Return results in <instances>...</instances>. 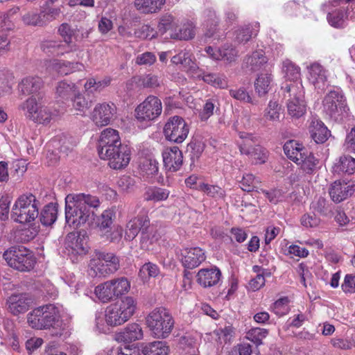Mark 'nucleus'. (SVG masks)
Here are the masks:
<instances>
[{
	"instance_id": "obj_34",
	"label": "nucleus",
	"mask_w": 355,
	"mask_h": 355,
	"mask_svg": "<svg viewBox=\"0 0 355 355\" xmlns=\"http://www.w3.org/2000/svg\"><path fill=\"white\" fill-rule=\"evenodd\" d=\"M165 0H135V8L142 14H153L159 12Z\"/></svg>"
},
{
	"instance_id": "obj_16",
	"label": "nucleus",
	"mask_w": 355,
	"mask_h": 355,
	"mask_svg": "<svg viewBox=\"0 0 355 355\" xmlns=\"http://www.w3.org/2000/svg\"><path fill=\"white\" fill-rule=\"evenodd\" d=\"M290 96L287 103L288 113L291 117L299 119L306 113L304 92L302 90L295 91Z\"/></svg>"
},
{
	"instance_id": "obj_43",
	"label": "nucleus",
	"mask_w": 355,
	"mask_h": 355,
	"mask_svg": "<svg viewBox=\"0 0 355 355\" xmlns=\"http://www.w3.org/2000/svg\"><path fill=\"white\" fill-rule=\"evenodd\" d=\"M179 69L191 76L196 73L198 67L189 52H184L182 56L179 58Z\"/></svg>"
},
{
	"instance_id": "obj_19",
	"label": "nucleus",
	"mask_w": 355,
	"mask_h": 355,
	"mask_svg": "<svg viewBox=\"0 0 355 355\" xmlns=\"http://www.w3.org/2000/svg\"><path fill=\"white\" fill-rule=\"evenodd\" d=\"M204 26L205 28V36L206 38H213L218 40L222 35L217 28L219 19L213 10H206L204 12Z\"/></svg>"
},
{
	"instance_id": "obj_41",
	"label": "nucleus",
	"mask_w": 355,
	"mask_h": 355,
	"mask_svg": "<svg viewBox=\"0 0 355 355\" xmlns=\"http://www.w3.org/2000/svg\"><path fill=\"white\" fill-rule=\"evenodd\" d=\"M132 82L137 87L156 88L161 87V80L155 75L148 74L143 76H134Z\"/></svg>"
},
{
	"instance_id": "obj_32",
	"label": "nucleus",
	"mask_w": 355,
	"mask_h": 355,
	"mask_svg": "<svg viewBox=\"0 0 355 355\" xmlns=\"http://www.w3.org/2000/svg\"><path fill=\"white\" fill-rule=\"evenodd\" d=\"M283 148L286 157L295 163L300 160L299 158H303L304 153L307 151L302 144L295 140L286 141Z\"/></svg>"
},
{
	"instance_id": "obj_23",
	"label": "nucleus",
	"mask_w": 355,
	"mask_h": 355,
	"mask_svg": "<svg viewBox=\"0 0 355 355\" xmlns=\"http://www.w3.org/2000/svg\"><path fill=\"white\" fill-rule=\"evenodd\" d=\"M31 299L26 295H12L8 300V309L14 315L26 313L31 305Z\"/></svg>"
},
{
	"instance_id": "obj_5",
	"label": "nucleus",
	"mask_w": 355,
	"mask_h": 355,
	"mask_svg": "<svg viewBox=\"0 0 355 355\" xmlns=\"http://www.w3.org/2000/svg\"><path fill=\"white\" fill-rule=\"evenodd\" d=\"M146 322L155 338H165L168 336L174 326V320L164 307L154 309L147 317Z\"/></svg>"
},
{
	"instance_id": "obj_12",
	"label": "nucleus",
	"mask_w": 355,
	"mask_h": 355,
	"mask_svg": "<svg viewBox=\"0 0 355 355\" xmlns=\"http://www.w3.org/2000/svg\"><path fill=\"white\" fill-rule=\"evenodd\" d=\"M342 3L341 0H333L330 1L328 5H324L325 9L328 10L327 20L329 24L336 28L343 27L346 19H355V12H354V8H352V10H346L343 7H340L339 9L331 10L330 7L340 6Z\"/></svg>"
},
{
	"instance_id": "obj_8",
	"label": "nucleus",
	"mask_w": 355,
	"mask_h": 355,
	"mask_svg": "<svg viewBox=\"0 0 355 355\" xmlns=\"http://www.w3.org/2000/svg\"><path fill=\"white\" fill-rule=\"evenodd\" d=\"M161 101L156 96H150L135 109L136 118L139 121H150L162 113Z\"/></svg>"
},
{
	"instance_id": "obj_24",
	"label": "nucleus",
	"mask_w": 355,
	"mask_h": 355,
	"mask_svg": "<svg viewBox=\"0 0 355 355\" xmlns=\"http://www.w3.org/2000/svg\"><path fill=\"white\" fill-rule=\"evenodd\" d=\"M282 71L284 73L286 81L293 83V84H287L285 89H292L293 87L298 88V84L302 85L299 81L300 78V69L292 61L286 60L283 62Z\"/></svg>"
},
{
	"instance_id": "obj_62",
	"label": "nucleus",
	"mask_w": 355,
	"mask_h": 355,
	"mask_svg": "<svg viewBox=\"0 0 355 355\" xmlns=\"http://www.w3.org/2000/svg\"><path fill=\"white\" fill-rule=\"evenodd\" d=\"M198 189L205 192L207 196L212 198L220 197L223 196L221 188L216 185L200 183Z\"/></svg>"
},
{
	"instance_id": "obj_22",
	"label": "nucleus",
	"mask_w": 355,
	"mask_h": 355,
	"mask_svg": "<svg viewBox=\"0 0 355 355\" xmlns=\"http://www.w3.org/2000/svg\"><path fill=\"white\" fill-rule=\"evenodd\" d=\"M143 330L137 323L128 324L121 331L116 334V340L125 344L131 343L142 339Z\"/></svg>"
},
{
	"instance_id": "obj_52",
	"label": "nucleus",
	"mask_w": 355,
	"mask_h": 355,
	"mask_svg": "<svg viewBox=\"0 0 355 355\" xmlns=\"http://www.w3.org/2000/svg\"><path fill=\"white\" fill-rule=\"evenodd\" d=\"M218 55L215 57V60H221L231 62L235 60L238 55L237 51L230 45H224L218 50Z\"/></svg>"
},
{
	"instance_id": "obj_10",
	"label": "nucleus",
	"mask_w": 355,
	"mask_h": 355,
	"mask_svg": "<svg viewBox=\"0 0 355 355\" xmlns=\"http://www.w3.org/2000/svg\"><path fill=\"white\" fill-rule=\"evenodd\" d=\"M242 142L239 144V149L242 154H245L254 160L256 164L266 162L267 150L259 145L253 146V137L248 133H241Z\"/></svg>"
},
{
	"instance_id": "obj_38",
	"label": "nucleus",
	"mask_w": 355,
	"mask_h": 355,
	"mask_svg": "<svg viewBox=\"0 0 355 355\" xmlns=\"http://www.w3.org/2000/svg\"><path fill=\"white\" fill-rule=\"evenodd\" d=\"M299 159L295 164L300 165V168L307 174H312L319 163V160L314 156L313 153L308 150L304 153L303 158H299Z\"/></svg>"
},
{
	"instance_id": "obj_13",
	"label": "nucleus",
	"mask_w": 355,
	"mask_h": 355,
	"mask_svg": "<svg viewBox=\"0 0 355 355\" xmlns=\"http://www.w3.org/2000/svg\"><path fill=\"white\" fill-rule=\"evenodd\" d=\"M116 113V107L114 103H103L95 106L91 119L96 125L103 127L114 120Z\"/></svg>"
},
{
	"instance_id": "obj_50",
	"label": "nucleus",
	"mask_w": 355,
	"mask_h": 355,
	"mask_svg": "<svg viewBox=\"0 0 355 355\" xmlns=\"http://www.w3.org/2000/svg\"><path fill=\"white\" fill-rule=\"evenodd\" d=\"M203 80L214 87L225 89L227 85V78L219 73H207L202 78Z\"/></svg>"
},
{
	"instance_id": "obj_17",
	"label": "nucleus",
	"mask_w": 355,
	"mask_h": 355,
	"mask_svg": "<svg viewBox=\"0 0 355 355\" xmlns=\"http://www.w3.org/2000/svg\"><path fill=\"white\" fill-rule=\"evenodd\" d=\"M182 256V263L186 269L198 267L206 259L203 250L197 247L184 249Z\"/></svg>"
},
{
	"instance_id": "obj_30",
	"label": "nucleus",
	"mask_w": 355,
	"mask_h": 355,
	"mask_svg": "<svg viewBox=\"0 0 355 355\" xmlns=\"http://www.w3.org/2000/svg\"><path fill=\"white\" fill-rule=\"evenodd\" d=\"M89 267V275L98 277H106L116 272L119 268V266H116V262H114V265L104 263L101 261H97L95 258H92L90 260Z\"/></svg>"
},
{
	"instance_id": "obj_15",
	"label": "nucleus",
	"mask_w": 355,
	"mask_h": 355,
	"mask_svg": "<svg viewBox=\"0 0 355 355\" xmlns=\"http://www.w3.org/2000/svg\"><path fill=\"white\" fill-rule=\"evenodd\" d=\"M31 96L19 107V110L24 112V114L26 119L33 121L35 114L40 108L39 105L43 101L44 97V92L40 90H34L30 94Z\"/></svg>"
},
{
	"instance_id": "obj_29",
	"label": "nucleus",
	"mask_w": 355,
	"mask_h": 355,
	"mask_svg": "<svg viewBox=\"0 0 355 355\" xmlns=\"http://www.w3.org/2000/svg\"><path fill=\"white\" fill-rule=\"evenodd\" d=\"M159 235L155 227L150 225V219L148 224L142 228L140 235V247L145 250H149L150 247L158 241Z\"/></svg>"
},
{
	"instance_id": "obj_46",
	"label": "nucleus",
	"mask_w": 355,
	"mask_h": 355,
	"mask_svg": "<svg viewBox=\"0 0 355 355\" xmlns=\"http://www.w3.org/2000/svg\"><path fill=\"white\" fill-rule=\"evenodd\" d=\"M112 288L115 295L116 299L119 297L127 293L130 288V283L126 277H121L114 278L111 280Z\"/></svg>"
},
{
	"instance_id": "obj_58",
	"label": "nucleus",
	"mask_w": 355,
	"mask_h": 355,
	"mask_svg": "<svg viewBox=\"0 0 355 355\" xmlns=\"http://www.w3.org/2000/svg\"><path fill=\"white\" fill-rule=\"evenodd\" d=\"M19 87L21 89H40L43 87V81L38 76H29L22 79Z\"/></svg>"
},
{
	"instance_id": "obj_18",
	"label": "nucleus",
	"mask_w": 355,
	"mask_h": 355,
	"mask_svg": "<svg viewBox=\"0 0 355 355\" xmlns=\"http://www.w3.org/2000/svg\"><path fill=\"white\" fill-rule=\"evenodd\" d=\"M221 272L217 267L202 268L197 275V282L202 286L211 287L216 285L221 278Z\"/></svg>"
},
{
	"instance_id": "obj_1",
	"label": "nucleus",
	"mask_w": 355,
	"mask_h": 355,
	"mask_svg": "<svg viewBox=\"0 0 355 355\" xmlns=\"http://www.w3.org/2000/svg\"><path fill=\"white\" fill-rule=\"evenodd\" d=\"M65 200V218L69 226L75 228L93 225L95 211L101 205L97 196L83 193L69 194Z\"/></svg>"
},
{
	"instance_id": "obj_55",
	"label": "nucleus",
	"mask_w": 355,
	"mask_h": 355,
	"mask_svg": "<svg viewBox=\"0 0 355 355\" xmlns=\"http://www.w3.org/2000/svg\"><path fill=\"white\" fill-rule=\"evenodd\" d=\"M175 19L173 16L170 14H166L163 15L158 24L157 29L158 32L163 35L167 31L173 29L175 26Z\"/></svg>"
},
{
	"instance_id": "obj_40",
	"label": "nucleus",
	"mask_w": 355,
	"mask_h": 355,
	"mask_svg": "<svg viewBox=\"0 0 355 355\" xmlns=\"http://www.w3.org/2000/svg\"><path fill=\"white\" fill-rule=\"evenodd\" d=\"M112 286V282L107 281L95 288L94 293L102 302L106 303L116 299Z\"/></svg>"
},
{
	"instance_id": "obj_31",
	"label": "nucleus",
	"mask_w": 355,
	"mask_h": 355,
	"mask_svg": "<svg viewBox=\"0 0 355 355\" xmlns=\"http://www.w3.org/2000/svg\"><path fill=\"white\" fill-rule=\"evenodd\" d=\"M73 107L77 110L83 111L88 109L94 100L92 90H73Z\"/></svg>"
},
{
	"instance_id": "obj_25",
	"label": "nucleus",
	"mask_w": 355,
	"mask_h": 355,
	"mask_svg": "<svg viewBox=\"0 0 355 355\" xmlns=\"http://www.w3.org/2000/svg\"><path fill=\"white\" fill-rule=\"evenodd\" d=\"M19 10V8L12 9L8 13L0 15V51L8 50L10 40L8 38L7 33L12 29L11 21L8 19L10 14H14Z\"/></svg>"
},
{
	"instance_id": "obj_27",
	"label": "nucleus",
	"mask_w": 355,
	"mask_h": 355,
	"mask_svg": "<svg viewBox=\"0 0 355 355\" xmlns=\"http://www.w3.org/2000/svg\"><path fill=\"white\" fill-rule=\"evenodd\" d=\"M268 62V58L266 56L265 52L262 49L256 50L250 55H248L244 59V65L250 70L256 71L265 67Z\"/></svg>"
},
{
	"instance_id": "obj_14",
	"label": "nucleus",
	"mask_w": 355,
	"mask_h": 355,
	"mask_svg": "<svg viewBox=\"0 0 355 355\" xmlns=\"http://www.w3.org/2000/svg\"><path fill=\"white\" fill-rule=\"evenodd\" d=\"M107 155V158L102 159L109 160V165L112 168L121 169L125 167L130 162V149L127 145H123Z\"/></svg>"
},
{
	"instance_id": "obj_7",
	"label": "nucleus",
	"mask_w": 355,
	"mask_h": 355,
	"mask_svg": "<svg viewBox=\"0 0 355 355\" xmlns=\"http://www.w3.org/2000/svg\"><path fill=\"white\" fill-rule=\"evenodd\" d=\"M325 113L334 121L340 120L343 113L348 110L346 99L341 91L330 90L323 99Z\"/></svg>"
},
{
	"instance_id": "obj_3",
	"label": "nucleus",
	"mask_w": 355,
	"mask_h": 355,
	"mask_svg": "<svg viewBox=\"0 0 355 355\" xmlns=\"http://www.w3.org/2000/svg\"><path fill=\"white\" fill-rule=\"evenodd\" d=\"M3 258L8 265L20 272H29L36 263L33 252L23 245H14L7 249Z\"/></svg>"
},
{
	"instance_id": "obj_28",
	"label": "nucleus",
	"mask_w": 355,
	"mask_h": 355,
	"mask_svg": "<svg viewBox=\"0 0 355 355\" xmlns=\"http://www.w3.org/2000/svg\"><path fill=\"white\" fill-rule=\"evenodd\" d=\"M148 217L139 216L131 219L126 224L124 238L128 241H132L139 234L142 232V228L148 224Z\"/></svg>"
},
{
	"instance_id": "obj_11",
	"label": "nucleus",
	"mask_w": 355,
	"mask_h": 355,
	"mask_svg": "<svg viewBox=\"0 0 355 355\" xmlns=\"http://www.w3.org/2000/svg\"><path fill=\"white\" fill-rule=\"evenodd\" d=\"M123 144H121L119 132L112 128H106L101 135L98 141V151L101 158H107V154L116 150Z\"/></svg>"
},
{
	"instance_id": "obj_2",
	"label": "nucleus",
	"mask_w": 355,
	"mask_h": 355,
	"mask_svg": "<svg viewBox=\"0 0 355 355\" xmlns=\"http://www.w3.org/2000/svg\"><path fill=\"white\" fill-rule=\"evenodd\" d=\"M27 323L32 329L48 330L60 327L62 321L60 320L59 309L53 304H48L29 312L27 314Z\"/></svg>"
},
{
	"instance_id": "obj_63",
	"label": "nucleus",
	"mask_w": 355,
	"mask_h": 355,
	"mask_svg": "<svg viewBox=\"0 0 355 355\" xmlns=\"http://www.w3.org/2000/svg\"><path fill=\"white\" fill-rule=\"evenodd\" d=\"M187 350V353L197 352L196 340L191 336H182L179 339V349Z\"/></svg>"
},
{
	"instance_id": "obj_59",
	"label": "nucleus",
	"mask_w": 355,
	"mask_h": 355,
	"mask_svg": "<svg viewBox=\"0 0 355 355\" xmlns=\"http://www.w3.org/2000/svg\"><path fill=\"white\" fill-rule=\"evenodd\" d=\"M273 86V78L270 73H260L254 81L255 89H267Z\"/></svg>"
},
{
	"instance_id": "obj_61",
	"label": "nucleus",
	"mask_w": 355,
	"mask_h": 355,
	"mask_svg": "<svg viewBox=\"0 0 355 355\" xmlns=\"http://www.w3.org/2000/svg\"><path fill=\"white\" fill-rule=\"evenodd\" d=\"M204 150V144L201 142H191L187 146L186 154L189 153V156L193 163L195 159H198Z\"/></svg>"
},
{
	"instance_id": "obj_39",
	"label": "nucleus",
	"mask_w": 355,
	"mask_h": 355,
	"mask_svg": "<svg viewBox=\"0 0 355 355\" xmlns=\"http://www.w3.org/2000/svg\"><path fill=\"white\" fill-rule=\"evenodd\" d=\"M168 351V346L163 341L149 343L141 348L143 355H167Z\"/></svg>"
},
{
	"instance_id": "obj_45",
	"label": "nucleus",
	"mask_w": 355,
	"mask_h": 355,
	"mask_svg": "<svg viewBox=\"0 0 355 355\" xmlns=\"http://www.w3.org/2000/svg\"><path fill=\"white\" fill-rule=\"evenodd\" d=\"M58 31L65 42L64 46L67 47L65 52L76 51L78 47L76 44L72 43L71 40L73 35V31L71 26L67 24H62L59 27Z\"/></svg>"
},
{
	"instance_id": "obj_37",
	"label": "nucleus",
	"mask_w": 355,
	"mask_h": 355,
	"mask_svg": "<svg viewBox=\"0 0 355 355\" xmlns=\"http://www.w3.org/2000/svg\"><path fill=\"white\" fill-rule=\"evenodd\" d=\"M178 146L167 147L162 153L164 166L168 172L178 171Z\"/></svg>"
},
{
	"instance_id": "obj_26",
	"label": "nucleus",
	"mask_w": 355,
	"mask_h": 355,
	"mask_svg": "<svg viewBox=\"0 0 355 355\" xmlns=\"http://www.w3.org/2000/svg\"><path fill=\"white\" fill-rule=\"evenodd\" d=\"M311 137L316 144H324L331 136V132L324 123L318 119H313L309 125Z\"/></svg>"
},
{
	"instance_id": "obj_57",
	"label": "nucleus",
	"mask_w": 355,
	"mask_h": 355,
	"mask_svg": "<svg viewBox=\"0 0 355 355\" xmlns=\"http://www.w3.org/2000/svg\"><path fill=\"white\" fill-rule=\"evenodd\" d=\"M300 223L306 228H315L320 225L321 220L314 211L304 214L300 218Z\"/></svg>"
},
{
	"instance_id": "obj_56",
	"label": "nucleus",
	"mask_w": 355,
	"mask_h": 355,
	"mask_svg": "<svg viewBox=\"0 0 355 355\" xmlns=\"http://www.w3.org/2000/svg\"><path fill=\"white\" fill-rule=\"evenodd\" d=\"M281 107L277 102L270 101L265 111L266 119L272 121H279L280 117Z\"/></svg>"
},
{
	"instance_id": "obj_51",
	"label": "nucleus",
	"mask_w": 355,
	"mask_h": 355,
	"mask_svg": "<svg viewBox=\"0 0 355 355\" xmlns=\"http://www.w3.org/2000/svg\"><path fill=\"white\" fill-rule=\"evenodd\" d=\"M310 208L315 213H318L323 216H327L331 212L328 201L322 197H319L313 201Z\"/></svg>"
},
{
	"instance_id": "obj_20",
	"label": "nucleus",
	"mask_w": 355,
	"mask_h": 355,
	"mask_svg": "<svg viewBox=\"0 0 355 355\" xmlns=\"http://www.w3.org/2000/svg\"><path fill=\"white\" fill-rule=\"evenodd\" d=\"M354 191L352 184L345 182L335 181L331 184L329 193L331 200L339 203L352 196Z\"/></svg>"
},
{
	"instance_id": "obj_6",
	"label": "nucleus",
	"mask_w": 355,
	"mask_h": 355,
	"mask_svg": "<svg viewBox=\"0 0 355 355\" xmlns=\"http://www.w3.org/2000/svg\"><path fill=\"white\" fill-rule=\"evenodd\" d=\"M136 303L133 297H125L107 306L105 311V321L110 326H118L128 321L134 314Z\"/></svg>"
},
{
	"instance_id": "obj_33",
	"label": "nucleus",
	"mask_w": 355,
	"mask_h": 355,
	"mask_svg": "<svg viewBox=\"0 0 355 355\" xmlns=\"http://www.w3.org/2000/svg\"><path fill=\"white\" fill-rule=\"evenodd\" d=\"M333 171L338 175L353 174L355 172V159L349 155H343L334 163Z\"/></svg>"
},
{
	"instance_id": "obj_42",
	"label": "nucleus",
	"mask_w": 355,
	"mask_h": 355,
	"mask_svg": "<svg viewBox=\"0 0 355 355\" xmlns=\"http://www.w3.org/2000/svg\"><path fill=\"white\" fill-rule=\"evenodd\" d=\"M196 33V22L191 19H184L182 20L179 28V40H190L194 38Z\"/></svg>"
},
{
	"instance_id": "obj_9",
	"label": "nucleus",
	"mask_w": 355,
	"mask_h": 355,
	"mask_svg": "<svg viewBox=\"0 0 355 355\" xmlns=\"http://www.w3.org/2000/svg\"><path fill=\"white\" fill-rule=\"evenodd\" d=\"M87 237L85 231L78 233L71 232L68 234L64 241L65 252L68 256L82 257L89 250Z\"/></svg>"
},
{
	"instance_id": "obj_54",
	"label": "nucleus",
	"mask_w": 355,
	"mask_h": 355,
	"mask_svg": "<svg viewBox=\"0 0 355 355\" xmlns=\"http://www.w3.org/2000/svg\"><path fill=\"white\" fill-rule=\"evenodd\" d=\"M268 330L262 328H252L247 333V338L257 346L262 344V340L268 335Z\"/></svg>"
},
{
	"instance_id": "obj_53",
	"label": "nucleus",
	"mask_w": 355,
	"mask_h": 355,
	"mask_svg": "<svg viewBox=\"0 0 355 355\" xmlns=\"http://www.w3.org/2000/svg\"><path fill=\"white\" fill-rule=\"evenodd\" d=\"M260 180L255 178L252 174H246L243 176L240 182V187L242 190L247 192L257 189L260 184Z\"/></svg>"
},
{
	"instance_id": "obj_21",
	"label": "nucleus",
	"mask_w": 355,
	"mask_h": 355,
	"mask_svg": "<svg viewBox=\"0 0 355 355\" xmlns=\"http://www.w3.org/2000/svg\"><path fill=\"white\" fill-rule=\"evenodd\" d=\"M308 81L315 89H324L328 87L326 83L327 76L325 70L320 64L318 62L311 64L308 67Z\"/></svg>"
},
{
	"instance_id": "obj_47",
	"label": "nucleus",
	"mask_w": 355,
	"mask_h": 355,
	"mask_svg": "<svg viewBox=\"0 0 355 355\" xmlns=\"http://www.w3.org/2000/svg\"><path fill=\"white\" fill-rule=\"evenodd\" d=\"M178 116L171 117L164 128V134L166 139L170 141L178 142Z\"/></svg>"
},
{
	"instance_id": "obj_4",
	"label": "nucleus",
	"mask_w": 355,
	"mask_h": 355,
	"mask_svg": "<svg viewBox=\"0 0 355 355\" xmlns=\"http://www.w3.org/2000/svg\"><path fill=\"white\" fill-rule=\"evenodd\" d=\"M38 205L39 201L32 193L22 195L15 202L11 216L19 223L33 221L39 216Z\"/></svg>"
},
{
	"instance_id": "obj_64",
	"label": "nucleus",
	"mask_w": 355,
	"mask_h": 355,
	"mask_svg": "<svg viewBox=\"0 0 355 355\" xmlns=\"http://www.w3.org/2000/svg\"><path fill=\"white\" fill-rule=\"evenodd\" d=\"M141 168L148 175L158 172V163L155 159H145L141 164Z\"/></svg>"
},
{
	"instance_id": "obj_35",
	"label": "nucleus",
	"mask_w": 355,
	"mask_h": 355,
	"mask_svg": "<svg viewBox=\"0 0 355 355\" xmlns=\"http://www.w3.org/2000/svg\"><path fill=\"white\" fill-rule=\"evenodd\" d=\"M58 211L57 204L50 202L45 205L39 216L41 223L44 226L52 225L57 220Z\"/></svg>"
},
{
	"instance_id": "obj_44",
	"label": "nucleus",
	"mask_w": 355,
	"mask_h": 355,
	"mask_svg": "<svg viewBox=\"0 0 355 355\" xmlns=\"http://www.w3.org/2000/svg\"><path fill=\"white\" fill-rule=\"evenodd\" d=\"M114 217L115 213L112 209H105L101 216L98 217L96 225L101 231L108 232L111 230L113 218Z\"/></svg>"
},
{
	"instance_id": "obj_48",
	"label": "nucleus",
	"mask_w": 355,
	"mask_h": 355,
	"mask_svg": "<svg viewBox=\"0 0 355 355\" xmlns=\"http://www.w3.org/2000/svg\"><path fill=\"white\" fill-rule=\"evenodd\" d=\"M55 111L53 112L46 106H40L37 114H35L33 122L43 125L49 124L51 120L56 116Z\"/></svg>"
},
{
	"instance_id": "obj_49",
	"label": "nucleus",
	"mask_w": 355,
	"mask_h": 355,
	"mask_svg": "<svg viewBox=\"0 0 355 355\" xmlns=\"http://www.w3.org/2000/svg\"><path fill=\"white\" fill-rule=\"evenodd\" d=\"M169 195L166 189L158 187L148 188L144 193V199L147 201H161L166 200Z\"/></svg>"
},
{
	"instance_id": "obj_36",
	"label": "nucleus",
	"mask_w": 355,
	"mask_h": 355,
	"mask_svg": "<svg viewBox=\"0 0 355 355\" xmlns=\"http://www.w3.org/2000/svg\"><path fill=\"white\" fill-rule=\"evenodd\" d=\"M259 31V24L247 25L237 30L235 33V42L239 44L248 42L252 36H256Z\"/></svg>"
},
{
	"instance_id": "obj_60",
	"label": "nucleus",
	"mask_w": 355,
	"mask_h": 355,
	"mask_svg": "<svg viewBox=\"0 0 355 355\" xmlns=\"http://www.w3.org/2000/svg\"><path fill=\"white\" fill-rule=\"evenodd\" d=\"M94 258H95L97 261H101L104 263H110L112 265H114V263L116 262V266H119V258L116 257L113 253L95 250Z\"/></svg>"
}]
</instances>
